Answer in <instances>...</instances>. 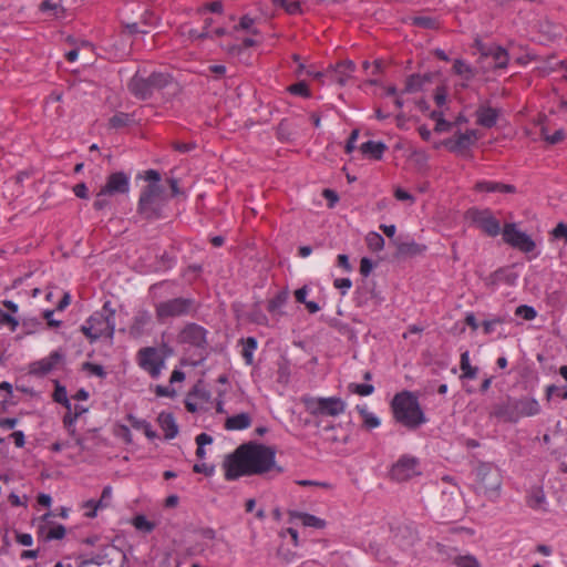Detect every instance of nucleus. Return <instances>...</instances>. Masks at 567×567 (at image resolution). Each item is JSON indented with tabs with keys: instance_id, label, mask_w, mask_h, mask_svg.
<instances>
[{
	"instance_id": "obj_59",
	"label": "nucleus",
	"mask_w": 567,
	"mask_h": 567,
	"mask_svg": "<svg viewBox=\"0 0 567 567\" xmlns=\"http://www.w3.org/2000/svg\"><path fill=\"white\" fill-rule=\"evenodd\" d=\"M106 197H110L109 195H102V188L96 194V198L93 203V208L95 210H103L105 207L110 205V202Z\"/></svg>"
},
{
	"instance_id": "obj_27",
	"label": "nucleus",
	"mask_w": 567,
	"mask_h": 567,
	"mask_svg": "<svg viewBox=\"0 0 567 567\" xmlns=\"http://www.w3.org/2000/svg\"><path fill=\"white\" fill-rule=\"evenodd\" d=\"M251 424V417L248 413L241 412L226 419L225 429L228 431H239L248 429Z\"/></svg>"
},
{
	"instance_id": "obj_6",
	"label": "nucleus",
	"mask_w": 567,
	"mask_h": 567,
	"mask_svg": "<svg viewBox=\"0 0 567 567\" xmlns=\"http://www.w3.org/2000/svg\"><path fill=\"white\" fill-rule=\"evenodd\" d=\"M166 204L165 189L161 184L150 183L140 194L137 213L146 220L163 218V208Z\"/></svg>"
},
{
	"instance_id": "obj_57",
	"label": "nucleus",
	"mask_w": 567,
	"mask_h": 567,
	"mask_svg": "<svg viewBox=\"0 0 567 567\" xmlns=\"http://www.w3.org/2000/svg\"><path fill=\"white\" fill-rule=\"evenodd\" d=\"M106 557H107L106 554H97L90 559H85V560L81 561V564L78 567H84L86 565L101 566V565H104L105 563H111L110 560H106Z\"/></svg>"
},
{
	"instance_id": "obj_63",
	"label": "nucleus",
	"mask_w": 567,
	"mask_h": 567,
	"mask_svg": "<svg viewBox=\"0 0 567 567\" xmlns=\"http://www.w3.org/2000/svg\"><path fill=\"white\" fill-rule=\"evenodd\" d=\"M154 392L157 396L174 398L176 395L175 389L161 384L155 386Z\"/></svg>"
},
{
	"instance_id": "obj_15",
	"label": "nucleus",
	"mask_w": 567,
	"mask_h": 567,
	"mask_svg": "<svg viewBox=\"0 0 567 567\" xmlns=\"http://www.w3.org/2000/svg\"><path fill=\"white\" fill-rule=\"evenodd\" d=\"M130 192V176L124 172H114L106 177L102 195H125Z\"/></svg>"
},
{
	"instance_id": "obj_1",
	"label": "nucleus",
	"mask_w": 567,
	"mask_h": 567,
	"mask_svg": "<svg viewBox=\"0 0 567 567\" xmlns=\"http://www.w3.org/2000/svg\"><path fill=\"white\" fill-rule=\"evenodd\" d=\"M225 480L236 481L243 476L262 475L271 471L282 473V467L276 464V450L257 442H247L228 454L223 463Z\"/></svg>"
},
{
	"instance_id": "obj_60",
	"label": "nucleus",
	"mask_w": 567,
	"mask_h": 567,
	"mask_svg": "<svg viewBox=\"0 0 567 567\" xmlns=\"http://www.w3.org/2000/svg\"><path fill=\"white\" fill-rule=\"evenodd\" d=\"M52 398H53V401L56 403L61 402L62 400L68 398L66 388L64 385H62L59 381H55V389L52 394Z\"/></svg>"
},
{
	"instance_id": "obj_34",
	"label": "nucleus",
	"mask_w": 567,
	"mask_h": 567,
	"mask_svg": "<svg viewBox=\"0 0 567 567\" xmlns=\"http://www.w3.org/2000/svg\"><path fill=\"white\" fill-rule=\"evenodd\" d=\"M150 320L151 316L147 311H140L133 319V323L130 327V333L134 337L141 336Z\"/></svg>"
},
{
	"instance_id": "obj_42",
	"label": "nucleus",
	"mask_w": 567,
	"mask_h": 567,
	"mask_svg": "<svg viewBox=\"0 0 567 567\" xmlns=\"http://www.w3.org/2000/svg\"><path fill=\"white\" fill-rule=\"evenodd\" d=\"M275 7L282 8L288 14L301 13V6L298 1L289 2L287 0H272Z\"/></svg>"
},
{
	"instance_id": "obj_43",
	"label": "nucleus",
	"mask_w": 567,
	"mask_h": 567,
	"mask_svg": "<svg viewBox=\"0 0 567 567\" xmlns=\"http://www.w3.org/2000/svg\"><path fill=\"white\" fill-rule=\"evenodd\" d=\"M367 245L372 251H380L384 247V238L378 233H370L367 236Z\"/></svg>"
},
{
	"instance_id": "obj_55",
	"label": "nucleus",
	"mask_w": 567,
	"mask_h": 567,
	"mask_svg": "<svg viewBox=\"0 0 567 567\" xmlns=\"http://www.w3.org/2000/svg\"><path fill=\"white\" fill-rule=\"evenodd\" d=\"M83 506L90 509L89 512L85 513V516L89 518H94L96 516L97 509L102 508V499H89L84 503Z\"/></svg>"
},
{
	"instance_id": "obj_64",
	"label": "nucleus",
	"mask_w": 567,
	"mask_h": 567,
	"mask_svg": "<svg viewBox=\"0 0 567 567\" xmlns=\"http://www.w3.org/2000/svg\"><path fill=\"white\" fill-rule=\"evenodd\" d=\"M551 235L557 238H564L567 244V225L564 223H558L556 227L553 229Z\"/></svg>"
},
{
	"instance_id": "obj_35",
	"label": "nucleus",
	"mask_w": 567,
	"mask_h": 567,
	"mask_svg": "<svg viewBox=\"0 0 567 567\" xmlns=\"http://www.w3.org/2000/svg\"><path fill=\"white\" fill-rule=\"evenodd\" d=\"M244 344L241 355L246 364L251 365L254 363V351L257 349L258 342L254 337H248L240 340Z\"/></svg>"
},
{
	"instance_id": "obj_11",
	"label": "nucleus",
	"mask_w": 567,
	"mask_h": 567,
	"mask_svg": "<svg viewBox=\"0 0 567 567\" xmlns=\"http://www.w3.org/2000/svg\"><path fill=\"white\" fill-rule=\"evenodd\" d=\"M502 235L504 243L525 254L532 252L536 248V244L533 238L526 233L519 230L514 223L505 224Z\"/></svg>"
},
{
	"instance_id": "obj_31",
	"label": "nucleus",
	"mask_w": 567,
	"mask_h": 567,
	"mask_svg": "<svg viewBox=\"0 0 567 567\" xmlns=\"http://www.w3.org/2000/svg\"><path fill=\"white\" fill-rule=\"evenodd\" d=\"M126 420L130 422L133 429L142 430L147 439L154 440L157 437L156 431L152 429L151 423L146 420L137 419L133 414H127Z\"/></svg>"
},
{
	"instance_id": "obj_33",
	"label": "nucleus",
	"mask_w": 567,
	"mask_h": 567,
	"mask_svg": "<svg viewBox=\"0 0 567 567\" xmlns=\"http://www.w3.org/2000/svg\"><path fill=\"white\" fill-rule=\"evenodd\" d=\"M460 368L462 370L461 379L473 380L476 379L478 368L471 365L468 351L461 354Z\"/></svg>"
},
{
	"instance_id": "obj_54",
	"label": "nucleus",
	"mask_w": 567,
	"mask_h": 567,
	"mask_svg": "<svg viewBox=\"0 0 567 567\" xmlns=\"http://www.w3.org/2000/svg\"><path fill=\"white\" fill-rule=\"evenodd\" d=\"M0 326H9L10 330L13 332L18 328L19 321L13 316L1 310Z\"/></svg>"
},
{
	"instance_id": "obj_14",
	"label": "nucleus",
	"mask_w": 567,
	"mask_h": 567,
	"mask_svg": "<svg viewBox=\"0 0 567 567\" xmlns=\"http://www.w3.org/2000/svg\"><path fill=\"white\" fill-rule=\"evenodd\" d=\"M419 458L411 455H402L391 467L390 476L398 482H405L412 477L420 475Z\"/></svg>"
},
{
	"instance_id": "obj_37",
	"label": "nucleus",
	"mask_w": 567,
	"mask_h": 567,
	"mask_svg": "<svg viewBox=\"0 0 567 567\" xmlns=\"http://www.w3.org/2000/svg\"><path fill=\"white\" fill-rule=\"evenodd\" d=\"M411 24L414 27L427 29V30H436L439 29V21L435 18L426 17V16H416L411 19Z\"/></svg>"
},
{
	"instance_id": "obj_17",
	"label": "nucleus",
	"mask_w": 567,
	"mask_h": 567,
	"mask_svg": "<svg viewBox=\"0 0 567 567\" xmlns=\"http://www.w3.org/2000/svg\"><path fill=\"white\" fill-rule=\"evenodd\" d=\"M383 297L375 290L374 285L364 284L357 288L354 292V302L358 307H379L383 302Z\"/></svg>"
},
{
	"instance_id": "obj_62",
	"label": "nucleus",
	"mask_w": 567,
	"mask_h": 567,
	"mask_svg": "<svg viewBox=\"0 0 567 567\" xmlns=\"http://www.w3.org/2000/svg\"><path fill=\"white\" fill-rule=\"evenodd\" d=\"M195 473L204 474L205 476H212L215 472L214 465H207L206 463H197L193 466Z\"/></svg>"
},
{
	"instance_id": "obj_22",
	"label": "nucleus",
	"mask_w": 567,
	"mask_h": 567,
	"mask_svg": "<svg viewBox=\"0 0 567 567\" xmlns=\"http://www.w3.org/2000/svg\"><path fill=\"white\" fill-rule=\"evenodd\" d=\"M474 189L476 192L485 193H503V194H515L517 192L516 186L512 184H505L502 182L493 181H478Z\"/></svg>"
},
{
	"instance_id": "obj_28",
	"label": "nucleus",
	"mask_w": 567,
	"mask_h": 567,
	"mask_svg": "<svg viewBox=\"0 0 567 567\" xmlns=\"http://www.w3.org/2000/svg\"><path fill=\"white\" fill-rule=\"evenodd\" d=\"M289 298L288 290L284 289L276 293V296L268 300L267 310L274 316H282L281 308L287 303Z\"/></svg>"
},
{
	"instance_id": "obj_8",
	"label": "nucleus",
	"mask_w": 567,
	"mask_h": 567,
	"mask_svg": "<svg viewBox=\"0 0 567 567\" xmlns=\"http://www.w3.org/2000/svg\"><path fill=\"white\" fill-rule=\"evenodd\" d=\"M306 411L315 417L338 416L346 411V402L339 396L319 398L303 395L301 398Z\"/></svg>"
},
{
	"instance_id": "obj_45",
	"label": "nucleus",
	"mask_w": 567,
	"mask_h": 567,
	"mask_svg": "<svg viewBox=\"0 0 567 567\" xmlns=\"http://www.w3.org/2000/svg\"><path fill=\"white\" fill-rule=\"evenodd\" d=\"M507 321V318L506 317H502V316H495L493 317L492 319H488V320H484L482 322V327H483V332L485 334H491L494 332L495 330V327L497 324H502V323H505Z\"/></svg>"
},
{
	"instance_id": "obj_16",
	"label": "nucleus",
	"mask_w": 567,
	"mask_h": 567,
	"mask_svg": "<svg viewBox=\"0 0 567 567\" xmlns=\"http://www.w3.org/2000/svg\"><path fill=\"white\" fill-rule=\"evenodd\" d=\"M477 140V131L476 130H467L466 132H457L454 137L446 138L443 142V145L452 153L461 154L468 150L472 145L475 144Z\"/></svg>"
},
{
	"instance_id": "obj_4",
	"label": "nucleus",
	"mask_w": 567,
	"mask_h": 567,
	"mask_svg": "<svg viewBox=\"0 0 567 567\" xmlns=\"http://www.w3.org/2000/svg\"><path fill=\"white\" fill-rule=\"evenodd\" d=\"M173 83L174 76L168 72L154 71L144 75L138 70L127 82V90L136 100L147 101Z\"/></svg>"
},
{
	"instance_id": "obj_30",
	"label": "nucleus",
	"mask_w": 567,
	"mask_h": 567,
	"mask_svg": "<svg viewBox=\"0 0 567 567\" xmlns=\"http://www.w3.org/2000/svg\"><path fill=\"white\" fill-rule=\"evenodd\" d=\"M355 410L362 419L361 427L371 431L378 426H380V419L370 412L365 405H357Z\"/></svg>"
},
{
	"instance_id": "obj_41",
	"label": "nucleus",
	"mask_w": 567,
	"mask_h": 567,
	"mask_svg": "<svg viewBox=\"0 0 567 567\" xmlns=\"http://www.w3.org/2000/svg\"><path fill=\"white\" fill-rule=\"evenodd\" d=\"M133 526L137 530L151 533L155 528V524L150 522L145 515H136L132 520Z\"/></svg>"
},
{
	"instance_id": "obj_9",
	"label": "nucleus",
	"mask_w": 567,
	"mask_h": 567,
	"mask_svg": "<svg viewBox=\"0 0 567 567\" xmlns=\"http://www.w3.org/2000/svg\"><path fill=\"white\" fill-rule=\"evenodd\" d=\"M197 303L193 298L177 297L155 305V315L158 321L169 318L186 317L197 311Z\"/></svg>"
},
{
	"instance_id": "obj_5",
	"label": "nucleus",
	"mask_w": 567,
	"mask_h": 567,
	"mask_svg": "<svg viewBox=\"0 0 567 567\" xmlns=\"http://www.w3.org/2000/svg\"><path fill=\"white\" fill-rule=\"evenodd\" d=\"M540 405L534 398H512L509 395L499 403L493 405L491 416L508 423H517L524 416L539 414Z\"/></svg>"
},
{
	"instance_id": "obj_7",
	"label": "nucleus",
	"mask_w": 567,
	"mask_h": 567,
	"mask_svg": "<svg viewBox=\"0 0 567 567\" xmlns=\"http://www.w3.org/2000/svg\"><path fill=\"white\" fill-rule=\"evenodd\" d=\"M477 489L482 492L489 501H495L499 496L502 487V474L499 468L493 463L482 462L476 467Z\"/></svg>"
},
{
	"instance_id": "obj_47",
	"label": "nucleus",
	"mask_w": 567,
	"mask_h": 567,
	"mask_svg": "<svg viewBox=\"0 0 567 567\" xmlns=\"http://www.w3.org/2000/svg\"><path fill=\"white\" fill-rule=\"evenodd\" d=\"M349 390L361 396H368L374 392V386L368 383H350Z\"/></svg>"
},
{
	"instance_id": "obj_38",
	"label": "nucleus",
	"mask_w": 567,
	"mask_h": 567,
	"mask_svg": "<svg viewBox=\"0 0 567 567\" xmlns=\"http://www.w3.org/2000/svg\"><path fill=\"white\" fill-rule=\"evenodd\" d=\"M453 71L455 74L463 76L465 80H471L475 75L472 66L462 59H456L454 61Z\"/></svg>"
},
{
	"instance_id": "obj_53",
	"label": "nucleus",
	"mask_w": 567,
	"mask_h": 567,
	"mask_svg": "<svg viewBox=\"0 0 567 567\" xmlns=\"http://www.w3.org/2000/svg\"><path fill=\"white\" fill-rule=\"evenodd\" d=\"M82 369L84 371H89L90 373H92L99 378L106 377V371L104 370L103 365H101V364H96V363H92V362H84L82 364Z\"/></svg>"
},
{
	"instance_id": "obj_44",
	"label": "nucleus",
	"mask_w": 567,
	"mask_h": 567,
	"mask_svg": "<svg viewBox=\"0 0 567 567\" xmlns=\"http://www.w3.org/2000/svg\"><path fill=\"white\" fill-rule=\"evenodd\" d=\"M288 92L293 95H299L306 99H309L311 96L309 86L305 81H299L295 84H291L290 86H288Z\"/></svg>"
},
{
	"instance_id": "obj_18",
	"label": "nucleus",
	"mask_w": 567,
	"mask_h": 567,
	"mask_svg": "<svg viewBox=\"0 0 567 567\" xmlns=\"http://www.w3.org/2000/svg\"><path fill=\"white\" fill-rule=\"evenodd\" d=\"M478 50L481 52V55L484 58H492L494 61V68L495 69H505L508 65L509 56L507 51L499 47V45H493L489 48H485L480 41L476 42Z\"/></svg>"
},
{
	"instance_id": "obj_39",
	"label": "nucleus",
	"mask_w": 567,
	"mask_h": 567,
	"mask_svg": "<svg viewBox=\"0 0 567 567\" xmlns=\"http://www.w3.org/2000/svg\"><path fill=\"white\" fill-rule=\"evenodd\" d=\"M121 24L122 27L124 28V32L130 34V35H135V34H147L148 33V30L146 29H142L140 25L141 23L137 22V21H130L125 18H123L121 20Z\"/></svg>"
},
{
	"instance_id": "obj_32",
	"label": "nucleus",
	"mask_w": 567,
	"mask_h": 567,
	"mask_svg": "<svg viewBox=\"0 0 567 567\" xmlns=\"http://www.w3.org/2000/svg\"><path fill=\"white\" fill-rule=\"evenodd\" d=\"M430 80H431L430 74H424V75L411 74L406 79L404 92L414 93V92L421 91L424 83L429 82Z\"/></svg>"
},
{
	"instance_id": "obj_56",
	"label": "nucleus",
	"mask_w": 567,
	"mask_h": 567,
	"mask_svg": "<svg viewBox=\"0 0 567 567\" xmlns=\"http://www.w3.org/2000/svg\"><path fill=\"white\" fill-rule=\"evenodd\" d=\"M81 332L90 340L91 343L99 340V333L94 331V327L91 323H87V320L80 328Z\"/></svg>"
},
{
	"instance_id": "obj_49",
	"label": "nucleus",
	"mask_w": 567,
	"mask_h": 567,
	"mask_svg": "<svg viewBox=\"0 0 567 567\" xmlns=\"http://www.w3.org/2000/svg\"><path fill=\"white\" fill-rule=\"evenodd\" d=\"M515 315L525 320H534L537 316V311L534 307L527 305H520L516 308Z\"/></svg>"
},
{
	"instance_id": "obj_12",
	"label": "nucleus",
	"mask_w": 567,
	"mask_h": 567,
	"mask_svg": "<svg viewBox=\"0 0 567 567\" xmlns=\"http://www.w3.org/2000/svg\"><path fill=\"white\" fill-rule=\"evenodd\" d=\"M466 216L489 237H496L501 233V223L488 208H470Z\"/></svg>"
},
{
	"instance_id": "obj_40",
	"label": "nucleus",
	"mask_w": 567,
	"mask_h": 567,
	"mask_svg": "<svg viewBox=\"0 0 567 567\" xmlns=\"http://www.w3.org/2000/svg\"><path fill=\"white\" fill-rule=\"evenodd\" d=\"M277 138L281 142H288L292 137L291 125L288 120L284 118L276 130Z\"/></svg>"
},
{
	"instance_id": "obj_29",
	"label": "nucleus",
	"mask_w": 567,
	"mask_h": 567,
	"mask_svg": "<svg viewBox=\"0 0 567 567\" xmlns=\"http://www.w3.org/2000/svg\"><path fill=\"white\" fill-rule=\"evenodd\" d=\"M546 496L542 487L534 486L528 491L526 504L533 509H545Z\"/></svg>"
},
{
	"instance_id": "obj_58",
	"label": "nucleus",
	"mask_w": 567,
	"mask_h": 567,
	"mask_svg": "<svg viewBox=\"0 0 567 567\" xmlns=\"http://www.w3.org/2000/svg\"><path fill=\"white\" fill-rule=\"evenodd\" d=\"M115 435L121 437L125 443L130 444L133 442L132 433L128 426L121 424L115 430Z\"/></svg>"
},
{
	"instance_id": "obj_48",
	"label": "nucleus",
	"mask_w": 567,
	"mask_h": 567,
	"mask_svg": "<svg viewBox=\"0 0 567 567\" xmlns=\"http://www.w3.org/2000/svg\"><path fill=\"white\" fill-rule=\"evenodd\" d=\"M542 136L548 144L555 145V144L563 142L566 137V134L563 128H559V130L555 131L554 134L548 135L546 133V128L542 127Z\"/></svg>"
},
{
	"instance_id": "obj_36",
	"label": "nucleus",
	"mask_w": 567,
	"mask_h": 567,
	"mask_svg": "<svg viewBox=\"0 0 567 567\" xmlns=\"http://www.w3.org/2000/svg\"><path fill=\"white\" fill-rule=\"evenodd\" d=\"M132 122L133 118L131 114L117 112L109 120V126L118 130L128 126Z\"/></svg>"
},
{
	"instance_id": "obj_46",
	"label": "nucleus",
	"mask_w": 567,
	"mask_h": 567,
	"mask_svg": "<svg viewBox=\"0 0 567 567\" xmlns=\"http://www.w3.org/2000/svg\"><path fill=\"white\" fill-rule=\"evenodd\" d=\"M456 567H481L480 561L472 555H460L454 558Z\"/></svg>"
},
{
	"instance_id": "obj_52",
	"label": "nucleus",
	"mask_w": 567,
	"mask_h": 567,
	"mask_svg": "<svg viewBox=\"0 0 567 567\" xmlns=\"http://www.w3.org/2000/svg\"><path fill=\"white\" fill-rule=\"evenodd\" d=\"M255 23V20L250 18L249 16H243L239 20V24L235 25L234 29L237 31L239 29L250 31L254 35L259 34V31L257 29H252V24Z\"/></svg>"
},
{
	"instance_id": "obj_2",
	"label": "nucleus",
	"mask_w": 567,
	"mask_h": 567,
	"mask_svg": "<svg viewBox=\"0 0 567 567\" xmlns=\"http://www.w3.org/2000/svg\"><path fill=\"white\" fill-rule=\"evenodd\" d=\"M208 334L206 328L195 322H188L183 327L177 334V342L184 347L186 355L182 359V364L196 368L206 361L210 353Z\"/></svg>"
},
{
	"instance_id": "obj_51",
	"label": "nucleus",
	"mask_w": 567,
	"mask_h": 567,
	"mask_svg": "<svg viewBox=\"0 0 567 567\" xmlns=\"http://www.w3.org/2000/svg\"><path fill=\"white\" fill-rule=\"evenodd\" d=\"M66 529L63 525L59 524L50 528V530L44 536L45 542H50L53 539H62L65 536Z\"/></svg>"
},
{
	"instance_id": "obj_19",
	"label": "nucleus",
	"mask_w": 567,
	"mask_h": 567,
	"mask_svg": "<svg viewBox=\"0 0 567 567\" xmlns=\"http://www.w3.org/2000/svg\"><path fill=\"white\" fill-rule=\"evenodd\" d=\"M393 244L396 248L395 257L398 258L415 257L422 255L427 248L425 245L414 240L404 241L401 238H394Z\"/></svg>"
},
{
	"instance_id": "obj_21",
	"label": "nucleus",
	"mask_w": 567,
	"mask_h": 567,
	"mask_svg": "<svg viewBox=\"0 0 567 567\" xmlns=\"http://www.w3.org/2000/svg\"><path fill=\"white\" fill-rule=\"evenodd\" d=\"M62 359L63 355L59 351H53L49 357L32 363L31 372L38 375H45L51 372Z\"/></svg>"
},
{
	"instance_id": "obj_13",
	"label": "nucleus",
	"mask_w": 567,
	"mask_h": 567,
	"mask_svg": "<svg viewBox=\"0 0 567 567\" xmlns=\"http://www.w3.org/2000/svg\"><path fill=\"white\" fill-rule=\"evenodd\" d=\"M109 306L110 301L105 302L103 311H96L87 319V323L94 327V331L99 333V338L102 336L112 338L115 331L114 310L110 309Z\"/></svg>"
},
{
	"instance_id": "obj_10",
	"label": "nucleus",
	"mask_w": 567,
	"mask_h": 567,
	"mask_svg": "<svg viewBox=\"0 0 567 567\" xmlns=\"http://www.w3.org/2000/svg\"><path fill=\"white\" fill-rule=\"evenodd\" d=\"M166 354H162L159 349L155 347H145L137 352L138 365L153 379L161 375L162 369L165 367Z\"/></svg>"
},
{
	"instance_id": "obj_50",
	"label": "nucleus",
	"mask_w": 567,
	"mask_h": 567,
	"mask_svg": "<svg viewBox=\"0 0 567 567\" xmlns=\"http://www.w3.org/2000/svg\"><path fill=\"white\" fill-rule=\"evenodd\" d=\"M497 274H499L498 282H504L506 285L513 286L516 282L517 275L511 271L508 268H498Z\"/></svg>"
},
{
	"instance_id": "obj_23",
	"label": "nucleus",
	"mask_w": 567,
	"mask_h": 567,
	"mask_svg": "<svg viewBox=\"0 0 567 567\" xmlns=\"http://www.w3.org/2000/svg\"><path fill=\"white\" fill-rule=\"evenodd\" d=\"M159 427L164 431V437L172 440L178 434V425L176 424L174 414L171 412H161L157 416Z\"/></svg>"
},
{
	"instance_id": "obj_25",
	"label": "nucleus",
	"mask_w": 567,
	"mask_h": 567,
	"mask_svg": "<svg viewBox=\"0 0 567 567\" xmlns=\"http://www.w3.org/2000/svg\"><path fill=\"white\" fill-rule=\"evenodd\" d=\"M386 150L388 146L385 145V143L381 141L377 142L370 140L368 142L362 143L360 146V152L364 156L375 161H380L383 157V154Z\"/></svg>"
},
{
	"instance_id": "obj_3",
	"label": "nucleus",
	"mask_w": 567,
	"mask_h": 567,
	"mask_svg": "<svg viewBox=\"0 0 567 567\" xmlns=\"http://www.w3.org/2000/svg\"><path fill=\"white\" fill-rule=\"evenodd\" d=\"M390 408L395 422L408 430H416L427 422L414 392L403 390L396 393L391 400Z\"/></svg>"
},
{
	"instance_id": "obj_26",
	"label": "nucleus",
	"mask_w": 567,
	"mask_h": 567,
	"mask_svg": "<svg viewBox=\"0 0 567 567\" xmlns=\"http://www.w3.org/2000/svg\"><path fill=\"white\" fill-rule=\"evenodd\" d=\"M290 518H297L301 522L305 527H313L317 529H322L326 527L327 523L324 519L319 518L312 514L298 512V511H289Z\"/></svg>"
},
{
	"instance_id": "obj_61",
	"label": "nucleus",
	"mask_w": 567,
	"mask_h": 567,
	"mask_svg": "<svg viewBox=\"0 0 567 567\" xmlns=\"http://www.w3.org/2000/svg\"><path fill=\"white\" fill-rule=\"evenodd\" d=\"M156 21L157 18L155 17V14L150 10H145L141 16L140 23L144 27H154L156 24Z\"/></svg>"
},
{
	"instance_id": "obj_24",
	"label": "nucleus",
	"mask_w": 567,
	"mask_h": 567,
	"mask_svg": "<svg viewBox=\"0 0 567 567\" xmlns=\"http://www.w3.org/2000/svg\"><path fill=\"white\" fill-rule=\"evenodd\" d=\"M498 115L496 109L488 105H481L476 111V122L483 127L491 128L496 125Z\"/></svg>"
},
{
	"instance_id": "obj_20",
	"label": "nucleus",
	"mask_w": 567,
	"mask_h": 567,
	"mask_svg": "<svg viewBox=\"0 0 567 567\" xmlns=\"http://www.w3.org/2000/svg\"><path fill=\"white\" fill-rule=\"evenodd\" d=\"M354 69L355 64L353 61L344 60L337 63V65L332 70H328V74L331 81L343 86L351 78V74L354 71Z\"/></svg>"
}]
</instances>
